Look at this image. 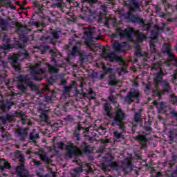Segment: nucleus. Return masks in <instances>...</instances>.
<instances>
[{
  "label": "nucleus",
  "instance_id": "nucleus-63",
  "mask_svg": "<svg viewBox=\"0 0 177 177\" xmlns=\"http://www.w3.org/2000/svg\"><path fill=\"white\" fill-rule=\"evenodd\" d=\"M32 162H33L34 165H35V167H39V165H41L42 164L41 162L35 159H34Z\"/></svg>",
  "mask_w": 177,
  "mask_h": 177
},
{
  "label": "nucleus",
  "instance_id": "nucleus-44",
  "mask_svg": "<svg viewBox=\"0 0 177 177\" xmlns=\"http://www.w3.org/2000/svg\"><path fill=\"white\" fill-rule=\"evenodd\" d=\"M113 48L116 52H120V50L122 49V45H121L118 41H115L113 44Z\"/></svg>",
  "mask_w": 177,
  "mask_h": 177
},
{
  "label": "nucleus",
  "instance_id": "nucleus-4",
  "mask_svg": "<svg viewBox=\"0 0 177 177\" xmlns=\"http://www.w3.org/2000/svg\"><path fill=\"white\" fill-rule=\"evenodd\" d=\"M15 158L19 161V165L17 167L16 174L19 177H27L30 175V173L26 169V158L24 155L21 153V151H17L14 153Z\"/></svg>",
  "mask_w": 177,
  "mask_h": 177
},
{
  "label": "nucleus",
  "instance_id": "nucleus-6",
  "mask_svg": "<svg viewBox=\"0 0 177 177\" xmlns=\"http://www.w3.org/2000/svg\"><path fill=\"white\" fill-rule=\"evenodd\" d=\"M136 11L142 12V10H140V6H139L138 8H135V7L129 8V10L125 14V19H127V20L131 21V23L142 24H143V18L133 16V12Z\"/></svg>",
  "mask_w": 177,
  "mask_h": 177
},
{
  "label": "nucleus",
  "instance_id": "nucleus-32",
  "mask_svg": "<svg viewBox=\"0 0 177 177\" xmlns=\"http://www.w3.org/2000/svg\"><path fill=\"white\" fill-rule=\"evenodd\" d=\"M125 125L124 129H120L122 131H119L118 130H116L113 132V136L115 138V139H124V133L125 132Z\"/></svg>",
  "mask_w": 177,
  "mask_h": 177
},
{
  "label": "nucleus",
  "instance_id": "nucleus-62",
  "mask_svg": "<svg viewBox=\"0 0 177 177\" xmlns=\"http://www.w3.org/2000/svg\"><path fill=\"white\" fill-rule=\"evenodd\" d=\"M36 175H37V176H38V177H50V176L49 174L44 175V174H42V173H41V172H37V173H36Z\"/></svg>",
  "mask_w": 177,
  "mask_h": 177
},
{
  "label": "nucleus",
  "instance_id": "nucleus-26",
  "mask_svg": "<svg viewBox=\"0 0 177 177\" xmlns=\"http://www.w3.org/2000/svg\"><path fill=\"white\" fill-rule=\"evenodd\" d=\"M29 140H32V142H37V139H39V133L37 131L36 129H33L28 135Z\"/></svg>",
  "mask_w": 177,
  "mask_h": 177
},
{
  "label": "nucleus",
  "instance_id": "nucleus-51",
  "mask_svg": "<svg viewBox=\"0 0 177 177\" xmlns=\"http://www.w3.org/2000/svg\"><path fill=\"white\" fill-rule=\"evenodd\" d=\"M142 24V28L143 30H145V31H149L150 30V28H151V24H150L149 23L148 24H145V21L143 20V24Z\"/></svg>",
  "mask_w": 177,
  "mask_h": 177
},
{
  "label": "nucleus",
  "instance_id": "nucleus-5",
  "mask_svg": "<svg viewBox=\"0 0 177 177\" xmlns=\"http://www.w3.org/2000/svg\"><path fill=\"white\" fill-rule=\"evenodd\" d=\"M101 55L105 60H109V62H118L120 64H124L122 58L117 55L114 52L110 53V50L104 47L102 48Z\"/></svg>",
  "mask_w": 177,
  "mask_h": 177
},
{
  "label": "nucleus",
  "instance_id": "nucleus-64",
  "mask_svg": "<svg viewBox=\"0 0 177 177\" xmlns=\"http://www.w3.org/2000/svg\"><path fill=\"white\" fill-rule=\"evenodd\" d=\"M64 121H73V116H71V115H67L66 117H65L64 118Z\"/></svg>",
  "mask_w": 177,
  "mask_h": 177
},
{
  "label": "nucleus",
  "instance_id": "nucleus-1",
  "mask_svg": "<svg viewBox=\"0 0 177 177\" xmlns=\"http://www.w3.org/2000/svg\"><path fill=\"white\" fill-rule=\"evenodd\" d=\"M161 62H158L152 64V70L156 71L153 73V85L155 90L153 91V93H156V95L159 99H161V95L164 93L171 92V86L169 83L165 80H162V77L167 74L165 71L162 69Z\"/></svg>",
  "mask_w": 177,
  "mask_h": 177
},
{
  "label": "nucleus",
  "instance_id": "nucleus-22",
  "mask_svg": "<svg viewBox=\"0 0 177 177\" xmlns=\"http://www.w3.org/2000/svg\"><path fill=\"white\" fill-rule=\"evenodd\" d=\"M136 140H138L141 149H146L147 147V138L145 136L138 135L135 138Z\"/></svg>",
  "mask_w": 177,
  "mask_h": 177
},
{
  "label": "nucleus",
  "instance_id": "nucleus-12",
  "mask_svg": "<svg viewBox=\"0 0 177 177\" xmlns=\"http://www.w3.org/2000/svg\"><path fill=\"white\" fill-rule=\"evenodd\" d=\"M162 53H167L168 55L167 62L169 63H176L177 59L175 57V55L174 53H172V50H171V46L169 44H165L162 48Z\"/></svg>",
  "mask_w": 177,
  "mask_h": 177
},
{
  "label": "nucleus",
  "instance_id": "nucleus-46",
  "mask_svg": "<svg viewBox=\"0 0 177 177\" xmlns=\"http://www.w3.org/2000/svg\"><path fill=\"white\" fill-rule=\"evenodd\" d=\"M10 137V135L9 134V133L3 131L0 136V139H1V140H8Z\"/></svg>",
  "mask_w": 177,
  "mask_h": 177
},
{
  "label": "nucleus",
  "instance_id": "nucleus-15",
  "mask_svg": "<svg viewBox=\"0 0 177 177\" xmlns=\"http://www.w3.org/2000/svg\"><path fill=\"white\" fill-rule=\"evenodd\" d=\"M142 1L139 0H124V6H127L128 9L135 8V9H139V6H142Z\"/></svg>",
  "mask_w": 177,
  "mask_h": 177
},
{
  "label": "nucleus",
  "instance_id": "nucleus-20",
  "mask_svg": "<svg viewBox=\"0 0 177 177\" xmlns=\"http://www.w3.org/2000/svg\"><path fill=\"white\" fill-rule=\"evenodd\" d=\"M122 168L125 174H129V172L132 171V163L129 160H125L122 164L121 169Z\"/></svg>",
  "mask_w": 177,
  "mask_h": 177
},
{
  "label": "nucleus",
  "instance_id": "nucleus-33",
  "mask_svg": "<svg viewBox=\"0 0 177 177\" xmlns=\"http://www.w3.org/2000/svg\"><path fill=\"white\" fill-rule=\"evenodd\" d=\"M10 168V165L9 162H6L3 159H0V169L1 171H3L5 169H9Z\"/></svg>",
  "mask_w": 177,
  "mask_h": 177
},
{
  "label": "nucleus",
  "instance_id": "nucleus-14",
  "mask_svg": "<svg viewBox=\"0 0 177 177\" xmlns=\"http://www.w3.org/2000/svg\"><path fill=\"white\" fill-rule=\"evenodd\" d=\"M86 3H88L90 6H93L95 3H102L99 0H83L82 6H83V11L86 12V16H92V10L89 9V8H85L86 6Z\"/></svg>",
  "mask_w": 177,
  "mask_h": 177
},
{
  "label": "nucleus",
  "instance_id": "nucleus-11",
  "mask_svg": "<svg viewBox=\"0 0 177 177\" xmlns=\"http://www.w3.org/2000/svg\"><path fill=\"white\" fill-rule=\"evenodd\" d=\"M0 38L3 42V45L0 46V52L4 53L5 50L9 49L10 48L9 45L8 44H10V37H9L6 32L0 31Z\"/></svg>",
  "mask_w": 177,
  "mask_h": 177
},
{
  "label": "nucleus",
  "instance_id": "nucleus-43",
  "mask_svg": "<svg viewBox=\"0 0 177 177\" xmlns=\"http://www.w3.org/2000/svg\"><path fill=\"white\" fill-rule=\"evenodd\" d=\"M78 53H80V49H78V47H77V46H74L72 48V51L68 55V57H70V56H72L73 57H74V56L78 55Z\"/></svg>",
  "mask_w": 177,
  "mask_h": 177
},
{
  "label": "nucleus",
  "instance_id": "nucleus-49",
  "mask_svg": "<svg viewBox=\"0 0 177 177\" xmlns=\"http://www.w3.org/2000/svg\"><path fill=\"white\" fill-rule=\"evenodd\" d=\"M108 99L109 100V102H111V103H113V104H117V95H109L108 97Z\"/></svg>",
  "mask_w": 177,
  "mask_h": 177
},
{
  "label": "nucleus",
  "instance_id": "nucleus-9",
  "mask_svg": "<svg viewBox=\"0 0 177 177\" xmlns=\"http://www.w3.org/2000/svg\"><path fill=\"white\" fill-rule=\"evenodd\" d=\"M66 156L68 158H73V156H82V151L77 146L67 145L66 147Z\"/></svg>",
  "mask_w": 177,
  "mask_h": 177
},
{
  "label": "nucleus",
  "instance_id": "nucleus-36",
  "mask_svg": "<svg viewBox=\"0 0 177 177\" xmlns=\"http://www.w3.org/2000/svg\"><path fill=\"white\" fill-rule=\"evenodd\" d=\"M82 166L75 168L71 171L72 177H80V174L82 172Z\"/></svg>",
  "mask_w": 177,
  "mask_h": 177
},
{
  "label": "nucleus",
  "instance_id": "nucleus-3",
  "mask_svg": "<svg viewBox=\"0 0 177 177\" xmlns=\"http://www.w3.org/2000/svg\"><path fill=\"white\" fill-rule=\"evenodd\" d=\"M117 32L121 38H127L128 41H133L132 38V32L137 37L138 42H142L144 39H146V35L140 32L139 30H134L133 28H128L125 30L118 29Z\"/></svg>",
  "mask_w": 177,
  "mask_h": 177
},
{
  "label": "nucleus",
  "instance_id": "nucleus-2",
  "mask_svg": "<svg viewBox=\"0 0 177 177\" xmlns=\"http://www.w3.org/2000/svg\"><path fill=\"white\" fill-rule=\"evenodd\" d=\"M104 110V115H107L109 118H112L113 122L111 123L112 127H119V129H124L125 128V123L124 120L126 118V114L122 109L117 108L114 115L111 113L112 107L110 103L106 102L103 105Z\"/></svg>",
  "mask_w": 177,
  "mask_h": 177
},
{
  "label": "nucleus",
  "instance_id": "nucleus-59",
  "mask_svg": "<svg viewBox=\"0 0 177 177\" xmlns=\"http://www.w3.org/2000/svg\"><path fill=\"white\" fill-rule=\"evenodd\" d=\"M0 66H3V67H6L7 64L6 62L3 61L2 59V56L0 54Z\"/></svg>",
  "mask_w": 177,
  "mask_h": 177
},
{
  "label": "nucleus",
  "instance_id": "nucleus-27",
  "mask_svg": "<svg viewBox=\"0 0 177 177\" xmlns=\"http://www.w3.org/2000/svg\"><path fill=\"white\" fill-rule=\"evenodd\" d=\"M161 100V98L158 97V99L155 100L153 102V106H156L159 110H165V103Z\"/></svg>",
  "mask_w": 177,
  "mask_h": 177
},
{
  "label": "nucleus",
  "instance_id": "nucleus-25",
  "mask_svg": "<svg viewBox=\"0 0 177 177\" xmlns=\"http://www.w3.org/2000/svg\"><path fill=\"white\" fill-rule=\"evenodd\" d=\"M19 82L21 83V84L19 86V91H21V92H26L27 91V87L26 86L23 85L24 82L26 83V81H27V77L19 75L18 77Z\"/></svg>",
  "mask_w": 177,
  "mask_h": 177
},
{
  "label": "nucleus",
  "instance_id": "nucleus-34",
  "mask_svg": "<svg viewBox=\"0 0 177 177\" xmlns=\"http://www.w3.org/2000/svg\"><path fill=\"white\" fill-rule=\"evenodd\" d=\"M25 84L30 88V91H38L39 89V86L38 84H35L31 81H26Z\"/></svg>",
  "mask_w": 177,
  "mask_h": 177
},
{
  "label": "nucleus",
  "instance_id": "nucleus-48",
  "mask_svg": "<svg viewBox=\"0 0 177 177\" xmlns=\"http://www.w3.org/2000/svg\"><path fill=\"white\" fill-rule=\"evenodd\" d=\"M104 158H105V162H111V161H113V160H114V156H113L110 153H107Z\"/></svg>",
  "mask_w": 177,
  "mask_h": 177
},
{
  "label": "nucleus",
  "instance_id": "nucleus-18",
  "mask_svg": "<svg viewBox=\"0 0 177 177\" xmlns=\"http://www.w3.org/2000/svg\"><path fill=\"white\" fill-rule=\"evenodd\" d=\"M164 28H165V24H162V26L158 25H155V30H152L151 35V39H157V37L160 34V31H164Z\"/></svg>",
  "mask_w": 177,
  "mask_h": 177
},
{
  "label": "nucleus",
  "instance_id": "nucleus-19",
  "mask_svg": "<svg viewBox=\"0 0 177 177\" xmlns=\"http://www.w3.org/2000/svg\"><path fill=\"white\" fill-rule=\"evenodd\" d=\"M10 63L12 66L13 68H15V71H20L21 70L20 64L17 62V55H12L10 58Z\"/></svg>",
  "mask_w": 177,
  "mask_h": 177
},
{
  "label": "nucleus",
  "instance_id": "nucleus-58",
  "mask_svg": "<svg viewBox=\"0 0 177 177\" xmlns=\"http://www.w3.org/2000/svg\"><path fill=\"white\" fill-rule=\"evenodd\" d=\"M150 49L151 53H156V45H154V44H153L152 42L150 43Z\"/></svg>",
  "mask_w": 177,
  "mask_h": 177
},
{
  "label": "nucleus",
  "instance_id": "nucleus-45",
  "mask_svg": "<svg viewBox=\"0 0 177 177\" xmlns=\"http://www.w3.org/2000/svg\"><path fill=\"white\" fill-rule=\"evenodd\" d=\"M91 147L88 145V143L83 142L81 146V148L82 149L84 153H89V148Z\"/></svg>",
  "mask_w": 177,
  "mask_h": 177
},
{
  "label": "nucleus",
  "instance_id": "nucleus-47",
  "mask_svg": "<svg viewBox=\"0 0 177 177\" xmlns=\"http://www.w3.org/2000/svg\"><path fill=\"white\" fill-rule=\"evenodd\" d=\"M136 56L137 57H142V50L140 49V46L138 45L136 46V52H135Z\"/></svg>",
  "mask_w": 177,
  "mask_h": 177
},
{
  "label": "nucleus",
  "instance_id": "nucleus-38",
  "mask_svg": "<svg viewBox=\"0 0 177 177\" xmlns=\"http://www.w3.org/2000/svg\"><path fill=\"white\" fill-rule=\"evenodd\" d=\"M108 82H109V85L115 86V85H118L119 82H118V80H117V78L115 77V75H111Z\"/></svg>",
  "mask_w": 177,
  "mask_h": 177
},
{
  "label": "nucleus",
  "instance_id": "nucleus-7",
  "mask_svg": "<svg viewBox=\"0 0 177 177\" xmlns=\"http://www.w3.org/2000/svg\"><path fill=\"white\" fill-rule=\"evenodd\" d=\"M83 32V39L85 40V43L88 45V42L93 41V39H99V36L96 35V28L88 26L84 28Z\"/></svg>",
  "mask_w": 177,
  "mask_h": 177
},
{
  "label": "nucleus",
  "instance_id": "nucleus-16",
  "mask_svg": "<svg viewBox=\"0 0 177 177\" xmlns=\"http://www.w3.org/2000/svg\"><path fill=\"white\" fill-rule=\"evenodd\" d=\"M77 82L73 81L71 85L64 86V93H70L74 89L76 95H79L80 91L77 88Z\"/></svg>",
  "mask_w": 177,
  "mask_h": 177
},
{
  "label": "nucleus",
  "instance_id": "nucleus-41",
  "mask_svg": "<svg viewBox=\"0 0 177 177\" xmlns=\"http://www.w3.org/2000/svg\"><path fill=\"white\" fill-rule=\"evenodd\" d=\"M48 67V72L50 74H57L59 73V69L49 64H47Z\"/></svg>",
  "mask_w": 177,
  "mask_h": 177
},
{
  "label": "nucleus",
  "instance_id": "nucleus-52",
  "mask_svg": "<svg viewBox=\"0 0 177 177\" xmlns=\"http://www.w3.org/2000/svg\"><path fill=\"white\" fill-rule=\"evenodd\" d=\"M171 102L172 104H176L177 106V97L175 95V94H172L171 95Z\"/></svg>",
  "mask_w": 177,
  "mask_h": 177
},
{
  "label": "nucleus",
  "instance_id": "nucleus-37",
  "mask_svg": "<svg viewBox=\"0 0 177 177\" xmlns=\"http://www.w3.org/2000/svg\"><path fill=\"white\" fill-rule=\"evenodd\" d=\"M99 21H104L105 26H109V18H107L106 14L102 12V11H100L99 14Z\"/></svg>",
  "mask_w": 177,
  "mask_h": 177
},
{
  "label": "nucleus",
  "instance_id": "nucleus-13",
  "mask_svg": "<svg viewBox=\"0 0 177 177\" xmlns=\"http://www.w3.org/2000/svg\"><path fill=\"white\" fill-rule=\"evenodd\" d=\"M139 91L138 90L131 89L130 92L127 94V95L124 97V101L128 104H131V103L138 100L139 99Z\"/></svg>",
  "mask_w": 177,
  "mask_h": 177
},
{
  "label": "nucleus",
  "instance_id": "nucleus-56",
  "mask_svg": "<svg viewBox=\"0 0 177 177\" xmlns=\"http://www.w3.org/2000/svg\"><path fill=\"white\" fill-rule=\"evenodd\" d=\"M51 127L54 128H60L62 127V122L58 121L57 122H55L51 124Z\"/></svg>",
  "mask_w": 177,
  "mask_h": 177
},
{
  "label": "nucleus",
  "instance_id": "nucleus-10",
  "mask_svg": "<svg viewBox=\"0 0 177 177\" xmlns=\"http://www.w3.org/2000/svg\"><path fill=\"white\" fill-rule=\"evenodd\" d=\"M39 64H36L33 71L30 73L35 81H41L45 77V70L39 68Z\"/></svg>",
  "mask_w": 177,
  "mask_h": 177
},
{
  "label": "nucleus",
  "instance_id": "nucleus-35",
  "mask_svg": "<svg viewBox=\"0 0 177 177\" xmlns=\"http://www.w3.org/2000/svg\"><path fill=\"white\" fill-rule=\"evenodd\" d=\"M14 118H15V115H10V114H7L6 116L3 115L0 117V120H1L3 122H6L8 121V122H10L13 121Z\"/></svg>",
  "mask_w": 177,
  "mask_h": 177
},
{
  "label": "nucleus",
  "instance_id": "nucleus-53",
  "mask_svg": "<svg viewBox=\"0 0 177 177\" xmlns=\"http://www.w3.org/2000/svg\"><path fill=\"white\" fill-rule=\"evenodd\" d=\"M7 104L8 105L9 109H11L12 106L16 105V102L13 101V99L7 100Z\"/></svg>",
  "mask_w": 177,
  "mask_h": 177
},
{
  "label": "nucleus",
  "instance_id": "nucleus-21",
  "mask_svg": "<svg viewBox=\"0 0 177 177\" xmlns=\"http://www.w3.org/2000/svg\"><path fill=\"white\" fill-rule=\"evenodd\" d=\"M79 95H82V99H88L89 100L95 99V96H96L92 88H88L86 93H80Z\"/></svg>",
  "mask_w": 177,
  "mask_h": 177
},
{
  "label": "nucleus",
  "instance_id": "nucleus-57",
  "mask_svg": "<svg viewBox=\"0 0 177 177\" xmlns=\"http://www.w3.org/2000/svg\"><path fill=\"white\" fill-rule=\"evenodd\" d=\"M33 6L35 8H37L39 10H41L42 8H44V4L38 3H34Z\"/></svg>",
  "mask_w": 177,
  "mask_h": 177
},
{
  "label": "nucleus",
  "instance_id": "nucleus-55",
  "mask_svg": "<svg viewBox=\"0 0 177 177\" xmlns=\"http://www.w3.org/2000/svg\"><path fill=\"white\" fill-rule=\"evenodd\" d=\"M51 34L53 35V39H59V32L54 30L51 32Z\"/></svg>",
  "mask_w": 177,
  "mask_h": 177
},
{
  "label": "nucleus",
  "instance_id": "nucleus-31",
  "mask_svg": "<svg viewBox=\"0 0 177 177\" xmlns=\"http://www.w3.org/2000/svg\"><path fill=\"white\" fill-rule=\"evenodd\" d=\"M26 45L27 41H23L22 39H20L19 41H15L14 46L16 48V49H24Z\"/></svg>",
  "mask_w": 177,
  "mask_h": 177
},
{
  "label": "nucleus",
  "instance_id": "nucleus-28",
  "mask_svg": "<svg viewBox=\"0 0 177 177\" xmlns=\"http://www.w3.org/2000/svg\"><path fill=\"white\" fill-rule=\"evenodd\" d=\"M16 27V31L18 32V34H26L28 30L27 28V26L21 25L20 23H17Z\"/></svg>",
  "mask_w": 177,
  "mask_h": 177
},
{
  "label": "nucleus",
  "instance_id": "nucleus-29",
  "mask_svg": "<svg viewBox=\"0 0 177 177\" xmlns=\"http://www.w3.org/2000/svg\"><path fill=\"white\" fill-rule=\"evenodd\" d=\"M49 53L51 55V62L54 63L55 67H62V64H58L57 61L56 60V56H57V52L54 50H50Z\"/></svg>",
  "mask_w": 177,
  "mask_h": 177
},
{
  "label": "nucleus",
  "instance_id": "nucleus-50",
  "mask_svg": "<svg viewBox=\"0 0 177 177\" xmlns=\"http://www.w3.org/2000/svg\"><path fill=\"white\" fill-rule=\"evenodd\" d=\"M134 121L136 122H139L142 121V115L140 114V113L137 112L135 113Z\"/></svg>",
  "mask_w": 177,
  "mask_h": 177
},
{
  "label": "nucleus",
  "instance_id": "nucleus-24",
  "mask_svg": "<svg viewBox=\"0 0 177 177\" xmlns=\"http://www.w3.org/2000/svg\"><path fill=\"white\" fill-rule=\"evenodd\" d=\"M14 117H18L21 118L23 125H26L27 121V116L26 113L20 110L15 112Z\"/></svg>",
  "mask_w": 177,
  "mask_h": 177
},
{
  "label": "nucleus",
  "instance_id": "nucleus-23",
  "mask_svg": "<svg viewBox=\"0 0 177 177\" xmlns=\"http://www.w3.org/2000/svg\"><path fill=\"white\" fill-rule=\"evenodd\" d=\"M82 129L85 132H89V129H85L81 127V124H78L76 130L73 133V136L76 138V140H81V136L80 134V131Z\"/></svg>",
  "mask_w": 177,
  "mask_h": 177
},
{
  "label": "nucleus",
  "instance_id": "nucleus-30",
  "mask_svg": "<svg viewBox=\"0 0 177 177\" xmlns=\"http://www.w3.org/2000/svg\"><path fill=\"white\" fill-rule=\"evenodd\" d=\"M39 158L41 159V161H44V162H46L47 168H50V165H49V164H50V162H52V159L49 158L48 157V156H46V154H44V153L39 154Z\"/></svg>",
  "mask_w": 177,
  "mask_h": 177
},
{
  "label": "nucleus",
  "instance_id": "nucleus-60",
  "mask_svg": "<svg viewBox=\"0 0 177 177\" xmlns=\"http://www.w3.org/2000/svg\"><path fill=\"white\" fill-rule=\"evenodd\" d=\"M101 11L102 13H104L105 15H106L107 13V7H106L104 5H101Z\"/></svg>",
  "mask_w": 177,
  "mask_h": 177
},
{
  "label": "nucleus",
  "instance_id": "nucleus-8",
  "mask_svg": "<svg viewBox=\"0 0 177 177\" xmlns=\"http://www.w3.org/2000/svg\"><path fill=\"white\" fill-rule=\"evenodd\" d=\"M29 131H30V128L28 127L23 128L19 126H17L15 130V136L21 142H24L27 136H28Z\"/></svg>",
  "mask_w": 177,
  "mask_h": 177
},
{
  "label": "nucleus",
  "instance_id": "nucleus-39",
  "mask_svg": "<svg viewBox=\"0 0 177 177\" xmlns=\"http://www.w3.org/2000/svg\"><path fill=\"white\" fill-rule=\"evenodd\" d=\"M8 26H9V21L1 19L0 21V27L1 31H8Z\"/></svg>",
  "mask_w": 177,
  "mask_h": 177
},
{
  "label": "nucleus",
  "instance_id": "nucleus-54",
  "mask_svg": "<svg viewBox=\"0 0 177 177\" xmlns=\"http://www.w3.org/2000/svg\"><path fill=\"white\" fill-rule=\"evenodd\" d=\"M176 160H177V156H173L172 160H170L169 163L170 168H171V167L175 165V161H176Z\"/></svg>",
  "mask_w": 177,
  "mask_h": 177
},
{
  "label": "nucleus",
  "instance_id": "nucleus-17",
  "mask_svg": "<svg viewBox=\"0 0 177 177\" xmlns=\"http://www.w3.org/2000/svg\"><path fill=\"white\" fill-rule=\"evenodd\" d=\"M109 167L111 169H115V171H120L121 169V166L118 165L117 162H111L109 165L102 163V169H104V171H107L109 169Z\"/></svg>",
  "mask_w": 177,
  "mask_h": 177
},
{
  "label": "nucleus",
  "instance_id": "nucleus-61",
  "mask_svg": "<svg viewBox=\"0 0 177 177\" xmlns=\"http://www.w3.org/2000/svg\"><path fill=\"white\" fill-rule=\"evenodd\" d=\"M174 133H175V131H172L169 132V140H174V138H175V136H174Z\"/></svg>",
  "mask_w": 177,
  "mask_h": 177
},
{
  "label": "nucleus",
  "instance_id": "nucleus-40",
  "mask_svg": "<svg viewBox=\"0 0 177 177\" xmlns=\"http://www.w3.org/2000/svg\"><path fill=\"white\" fill-rule=\"evenodd\" d=\"M51 8H63L62 0H52Z\"/></svg>",
  "mask_w": 177,
  "mask_h": 177
},
{
  "label": "nucleus",
  "instance_id": "nucleus-42",
  "mask_svg": "<svg viewBox=\"0 0 177 177\" xmlns=\"http://www.w3.org/2000/svg\"><path fill=\"white\" fill-rule=\"evenodd\" d=\"M0 110H1L3 113H6V111H9V110H10V108H9L8 102H3L0 105Z\"/></svg>",
  "mask_w": 177,
  "mask_h": 177
}]
</instances>
